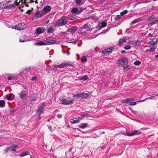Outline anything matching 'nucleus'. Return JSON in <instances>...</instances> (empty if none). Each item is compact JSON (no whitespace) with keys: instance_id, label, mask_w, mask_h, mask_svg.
<instances>
[{"instance_id":"4d7b16f0","label":"nucleus","mask_w":158,"mask_h":158,"mask_svg":"<svg viewBox=\"0 0 158 158\" xmlns=\"http://www.w3.org/2000/svg\"><path fill=\"white\" fill-rule=\"evenodd\" d=\"M22 85V86L23 87L24 89H25L26 90H27L28 88L27 86L23 85Z\"/></svg>"},{"instance_id":"0eeeda50","label":"nucleus","mask_w":158,"mask_h":158,"mask_svg":"<svg viewBox=\"0 0 158 158\" xmlns=\"http://www.w3.org/2000/svg\"><path fill=\"white\" fill-rule=\"evenodd\" d=\"M128 59L127 57L124 58L123 60L119 59L118 61V63L122 65L127 64L128 63Z\"/></svg>"},{"instance_id":"b1692460","label":"nucleus","mask_w":158,"mask_h":158,"mask_svg":"<svg viewBox=\"0 0 158 158\" xmlns=\"http://www.w3.org/2000/svg\"><path fill=\"white\" fill-rule=\"evenodd\" d=\"M141 19L140 18H138L137 19H135L133 20V21L131 22V23L132 25L134 24L135 23H138L141 20Z\"/></svg>"},{"instance_id":"f03ea898","label":"nucleus","mask_w":158,"mask_h":158,"mask_svg":"<svg viewBox=\"0 0 158 158\" xmlns=\"http://www.w3.org/2000/svg\"><path fill=\"white\" fill-rule=\"evenodd\" d=\"M27 27V25L24 23H19L17 25H16L13 27L14 28L17 30H22Z\"/></svg>"},{"instance_id":"3c124183","label":"nucleus","mask_w":158,"mask_h":158,"mask_svg":"<svg viewBox=\"0 0 158 158\" xmlns=\"http://www.w3.org/2000/svg\"><path fill=\"white\" fill-rule=\"evenodd\" d=\"M120 16L119 15H117L115 18V20L117 21L120 18Z\"/></svg>"},{"instance_id":"39448f33","label":"nucleus","mask_w":158,"mask_h":158,"mask_svg":"<svg viewBox=\"0 0 158 158\" xmlns=\"http://www.w3.org/2000/svg\"><path fill=\"white\" fill-rule=\"evenodd\" d=\"M27 91L23 90L19 94L20 98L22 100L25 99L27 96Z\"/></svg>"},{"instance_id":"603ef678","label":"nucleus","mask_w":158,"mask_h":158,"mask_svg":"<svg viewBox=\"0 0 158 158\" xmlns=\"http://www.w3.org/2000/svg\"><path fill=\"white\" fill-rule=\"evenodd\" d=\"M51 70H56L57 69H56L55 65H52V67H51Z\"/></svg>"},{"instance_id":"20e7f679","label":"nucleus","mask_w":158,"mask_h":158,"mask_svg":"<svg viewBox=\"0 0 158 158\" xmlns=\"http://www.w3.org/2000/svg\"><path fill=\"white\" fill-rule=\"evenodd\" d=\"M74 65V64L70 61L62 63L59 65V68H64L65 66H69L73 67Z\"/></svg>"},{"instance_id":"58836bf2","label":"nucleus","mask_w":158,"mask_h":158,"mask_svg":"<svg viewBox=\"0 0 158 158\" xmlns=\"http://www.w3.org/2000/svg\"><path fill=\"white\" fill-rule=\"evenodd\" d=\"M128 12V11L127 10H125L123 11L122 12L120 13V15L121 16H123V15L126 14Z\"/></svg>"},{"instance_id":"c85d7f7f","label":"nucleus","mask_w":158,"mask_h":158,"mask_svg":"<svg viewBox=\"0 0 158 158\" xmlns=\"http://www.w3.org/2000/svg\"><path fill=\"white\" fill-rule=\"evenodd\" d=\"M80 121L78 119L75 120L73 119H70V122L72 123H78Z\"/></svg>"},{"instance_id":"c756f323","label":"nucleus","mask_w":158,"mask_h":158,"mask_svg":"<svg viewBox=\"0 0 158 158\" xmlns=\"http://www.w3.org/2000/svg\"><path fill=\"white\" fill-rule=\"evenodd\" d=\"M54 27H51L48 30V33H52L54 31Z\"/></svg>"},{"instance_id":"6e6552de","label":"nucleus","mask_w":158,"mask_h":158,"mask_svg":"<svg viewBox=\"0 0 158 158\" xmlns=\"http://www.w3.org/2000/svg\"><path fill=\"white\" fill-rule=\"evenodd\" d=\"M114 48V47H113L106 49L102 51V53L104 55H106L107 53L111 52Z\"/></svg>"},{"instance_id":"f3484780","label":"nucleus","mask_w":158,"mask_h":158,"mask_svg":"<svg viewBox=\"0 0 158 158\" xmlns=\"http://www.w3.org/2000/svg\"><path fill=\"white\" fill-rule=\"evenodd\" d=\"M78 127L81 129H84L88 127V125L87 123H82L79 125Z\"/></svg>"},{"instance_id":"37998d69","label":"nucleus","mask_w":158,"mask_h":158,"mask_svg":"<svg viewBox=\"0 0 158 158\" xmlns=\"http://www.w3.org/2000/svg\"><path fill=\"white\" fill-rule=\"evenodd\" d=\"M151 1H146V2H139V3H135V4H134V7H135L137 5H138V4H141V3H148V2H150Z\"/></svg>"},{"instance_id":"a878e982","label":"nucleus","mask_w":158,"mask_h":158,"mask_svg":"<svg viewBox=\"0 0 158 158\" xmlns=\"http://www.w3.org/2000/svg\"><path fill=\"white\" fill-rule=\"evenodd\" d=\"M5 106V102L4 100H0V107H3Z\"/></svg>"},{"instance_id":"e433bc0d","label":"nucleus","mask_w":158,"mask_h":158,"mask_svg":"<svg viewBox=\"0 0 158 158\" xmlns=\"http://www.w3.org/2000/svg\"><path fill=\"white\" fill-rule=\"evenodd\" d=\"M130 66L129 65H127L123 66V69L125 70H128L130 69Z\"/></svg>"},{"instance_id":"7c9ffc66","label":"nucleus","mask_w":158,"mask_h":158,"mask_svg":"<svg viewBox=\"0 0 158 158\" xmlns=\"http://www.w3.org/2000/svg\"><path fill=\"white\" fill-rule=\"evenodd\" d=\"M12 96V94L10 93L9 94L7 95L6 96V98L8 100H11V98Z\"/></svg>"},{"instance_id":"0e129e2a","label":"nucleus","mask_w":158,"mask_h":158,"mask_svg":"<svg viewBox=\"0 0 158 158\" xmlns=\"http://www.w3.org/2000/svg\"><path fill=\"white\" fill-rule=\"evenodd\" d=\"M36 80V78L35 77H33L31 78V80L32 81H35Z\"/></svg>"},{"instance_id":"7ed1b4c3","label":"nucleus","mask_w":158,"mask_h":158,"mask_svg":"<svg viewBox=\"0 0 158 158\" xmlns=\"http://www.w3.org/2000/svg\"><path fill=\"white\" fill-rule=\"evenodd\" d=\"M21 74L22 75L24 76L27 79H30V77L29 75H31V73L29 68H27L23 70Z\"/></svg>"},{"instance_id":"9d476101","label":"nucleus","mask_w":158,"mask_h":158,"mask_svg":"<svg viewBox=\"0 0 158 158\" xmlns=\"http://www.w3.org/2000/svg\"><path fill=\"white\" fill-rule=\"evenodd\" d=\"M78 30V28L75 26H72L70 28L68 29L67 31L69 32H70L72 34L75 33V32Z\"/></svg>"},{"instance_id":"393cba45","label":"nucleus","mask_w":158,"mask_h":158,"mask_svg":"<svg viewBox=\"0 0 158 158\" xmlns=\"http://www.w3.org/2000/svg\"><path fill=\"white\" fill-rule=\"evenodd\" d=\"M77 5H81L84 3L85 1H75Z\"/></svg>"},{"instance_id":"a211bd4d","label":"nucleus","mask_w":158,"mask_h":158,"mask_svg":"<svg viewBox=\"0 0 158 158\" xmlns=\"http://www.w3.org/2000/svg\"><path fill=\"white\" fill-rule=\"evenodd\" d=\"M46 43L42 41L37 42L34 43V44L37 46H41L46 45Z\"/></svg>"},{"instance_id":"6e6d98bb","label":"nucleus","mask_w":158,"mask_h":158,"mask_svg":"<svg viewBox=\"0 0 158 158\" xmlns=\"http://www.w3.org/2000/svg\"><path fill=\"white\" fill-rule=\"evenodd\" d=\"M136 102H132V101H131L129 105H136Z\"/></svg>"},{"instance_id":"412c9836","label":"nucleus","mask_w":158,"mask_h":158,"mask_svg":"<svg viewBox=\"0 0 158 158\" xmlns=\"http://www.w3.org/2000/svg\"><path fill=\"white\" fill-rule=\"evenodd\" d=\"M36 98V94L34 93L32 94L30 98V100L31 101H35Z\"/></svg>"},{"instance_id":"f257e3e1","label":"nucleus","mask_w":158,"mask_h":158,"mask_svg":"<svg viewBox=\"0 0 158 158\" xmlns=\"http://www.w3.org/2000/svg\"><path fill=\"white\" fill-rule=\"evenodd\" d=\"M65 17H63L61 18L58 19L55 24V26L60 27L66 24V21L65 20Z\"/></svg>"},{"instance_id":"c9c22d12","label":"nucleus","mask_w":158,"mask_h":158,"mask_svg":"<svg viewBox=\"0 0 158 158\" xmlns=\"http://www.w3.org/2000/svg\"><path fill=\"white\" fill-rule=\"evenodd\" d=\"M155 16L154 15H152L151 16L149 17L148 19L150 21H152L155 18Z\"/></svg>"},{"instance_id":"a19ab883","label":"nucleus","mask_w":158,"mask_h":158,"mask_svg":"<svg viewBox=\"0 0 158 158\" xmlns=\"http://www.w3.org/2000/svg\"><path fill=\"white\" fill-rule=\"evenodd\" d=\"M10 148L9 147H7L6 148L4 149V153L6 154L7 153V152H8V151L10 150Z\"/></svg>"},{"instance_id":"9b49d317","label":"nucleus","mask_w":158,"mask_h":158,"mask_svg":"<svg viewBox=\"0 0 158 158\" xmlns=\"http://www.w3.org/2000/svg\"><path fill=\"white\" fill-rule=\"evenodd\" d=\"M83 10V9L81 10V11H79L78 10V9L77 8L74 7L71 10V12L73 14H75L76 15H78L81 13Z\"/></svg>"},{"instance_id":"69168bd1","label":"nucleus","mask_w":158,"mask_h":158,"mask_svg":"<svg viewBox=\"0 0 158 158\" xmlns=\"http://www.w3.org/2000/svg\"><path fill=\"white\" fill-rule=\"evenodd\" d=\"M7 79L9 80H10L12 79V77L11 76H9L7 77Z\"/></svg>"},{"instance_id":"5701e85b","label":"nucleus","mask_w":158,"mask_h":158,"mask_svg":"<svg viewBox=\"0 0 158 158\" xmlns=\"http://www.w3.org/2000/svg\"><path fill=\"white\" fill-rule=\"evenodd\" d=\"M73 98L75 99H78L79 98H81V93H78L77 94H73Z\"/></svg>"},{"instance_id":"2eb2a0df","label":"nucleus","mask_w":158,"mask_h":158,"mask_svg":"<svg viewBox=\"0 0 158 158\" xmlns=\"http://www.w3.org/2000/svg\"><path fill=\"white\" fill-rule=\"evenodd\" d=\"M134 99L133 98H127L123 100V102L126 104L129 103L130 104L131 101H134Z\"/></svg>"},{"instance_id":"dca6fc26","label":"nucleus","mask_w":158,"mask_h":158,"mask_svg":"<svg viewBox=\"0 0 158 158\" xmlns=\"http://www.w3.org/2000/svg\"><path fill=\"white\" fill-rule=\"evenodd\" d=\"M51 10V6H47L43 8L42 11H43V12H45V13H46L49 12Z\"/></svg>"},{"instance_id":"f704fd0d","label":"nucleus","mask_w":158,"mask_h":158,"mask_svg":"<svg viewBox=\"0 0 158 158\" xmlns=\"http://www.w3.org/2000/svg\"><path fill=\"white\" fill-rule=\"evenodd\" d=\"M88 78V77L87 75H85L82 78H80L81 80H83L85 81H86Z\"/></svg>"},{"instance_id":"09e8293b","label":"nucleus","mask_w":158,"mask_h":158,"mask_svg":"<svg viewBox=\"0 0 158 158\" xmlns=\"http://www.w3.org/2000/svg\"><path fill=\"white\" fill-rule=\"evenodd\" d=\"M131 48V46L130 45H127L124 47V48L126 50L130 49Z\"/></svg>"},{"instance_id":"680f3d73","label":"nucleus","mask_w":158,"mask_h":158,"mask_svg":"<svg viewBox=\"0 0 158 158\" xmlns=\"http://www.w3.org/2000/svg\"><path fill=\"white\" fill-rule=\"evenodd\" d=\"M10 114H13L15 112V111L14 110H10Z\"/></svg>"},{"instance_id":"4468645a","label":"nucleus","mask_w":158,"mask_h":158,"mask_svg":"<svg viewBox=\"0 0 158 158\" xmlns=\"http://www.w3.org/2000/svg\"><path fill=\"white\" fill-rule=\"evenodd\" d=\"M81 98L83 99H85L88 98L89 95L87 93H81Z\"/></svg>"},{"instance_id":"4c0bfd02","label":"nucleus","mask_w":158,"mask_h":158,"mask_svg":"<svg viewBox=\"0 0 158 158\" xmlns=\"http://www.w3.org/2000/svg\"><path fill=\"white\" fill-rule=\"evenodd\" d=\"M29 154L28 152H23L21 154V155L22 156H25L28 155Z\"/></svg>"},{"instance_id":"aec40b11","label":"nucleus","mask_w":158,"mask_h":158,"mask_svg":"<svg viewBox=\"0 0 158 158\" xmlns=\"http://www.w3.org/2000/svg\"><path fill=\"white\" fill-rule=\"evenodd\" d=\"M18 148V146L16 145H12L10 146V149L11 151H15Z\"/></svg>"},{"instance_id":"e2e57ef3","label":"nucleus","mask_w":158,"mask_h":158,"mask_svg":"<svg viewBox=\"0 0 158 158\" xmlns=\"http://www.w3.org/2000/svg\"><path fill=\"white\" fill-rule=\"evenodd\" d=\"M157 21H156V20L152 22V23L153 24H156V23H157Z\"/></svg>"},{"instance_id":"f8f14e48","label":"nucleus","mask_w":158,"mask_h":158,"mask_svg":"<svg viewBox=\"0 0 158 158\" xmlns=\"http://www.w3.org/2000/svg\"><path fill=\"white\" fill-rule=\"evenodd\" d=\"M46 41L49 43L53 44L55 42V39L52 37H48L46 38Z\"/></svg>"},{"instance_id":"4be33fe9","label":"nucleus","mask_w":158,"mask_h":158,"mask_svg":"<svg viewBox=\"0 0 158 158\" xmlns=\"http://www.w3.org/2000/svg\"><path fill=\"white\" fill-rule=\"evenodd\" d=\"M11 1H9L8 2L7 5L9 6L11 8L15 7L16 6V3H15V2L12 3H10L11 2Z\"/></svg>"},{"instance_id":"338daca9","label":"nucleus","mask_w":158,"mask_h":158,"mask_svg":"<svg viewBox=\"0 0 158 158\" xmlns=\"http://www.w3.org/2000/svg\"><path fill=\"white\" fill-rule=\"evenodd\" d=\"M55 66L56 69H57V68H59V65H55Z\"/></svg>"},{"instance_id":"8fccbe9b","label":"nucleus","mask_w":158,"mask_h":158,"mask_svg":"<svg viewBox=\"0 0 158 158\" xmlns=\"http://www.w3.org/2000/svg\"><path fill=\"white\" fill-rule=\"evenodd\" d=\"M156 49V48L155 47H153V48H151L149 50V52H153L155 49Z\"/></svg>"},{"instance_id":"473e14b6","label":"nucleus","mask_w":158,"mask_h":158,"mask_svg":"<svg viewBox=\"0 0 158 158\" xmlns=\"http://www.w3.org/2000/svg\"><path fill=\"white\" fill-rule=\"evenodd\" d=\"M81 61L82 62H84L86 61L87 60V59L85 56H83L81 57Z\"/></svg>"},{"instance_id":"1a4fd4ad","label":"nucleus","mask_w":158,"mask_h":158,"mask_svg":"<svg viewBox=\"0 0 158 158\" xmlns=\"http://www.w3.org/2000/svg\"><path fill=\"white\" fill-rule=\"evenodd\" d=\"M45 30V28L44 27H38L36 30V33L37 34H41L44 32Z\"/></svg>"},{"instance_id":"72a5a7b5","label":"nucleus","mask_w":158,"mask_h":158,"mask_svg":"<svg viewBox=\"0 0 158 158\" xmlns=\"http://www.w3.org/2000/svg\"><path fill=\"white\" fill-rule=\"evenodd\" d=\"M76 19V18L73 16H69L67 17V18H66V19L69 20H73Z\"/></svg>"},{"instance_id":"423d86ee","label":"nucleus","mask_w":158,"mask_h":158,"mask_svg":"<svg viewBox=\"0 0 158 158\" xmlns=\"http://www.w3.org/2000/svg\"><path fill=\"white\" fill-rule=\"evenodd\" d=\"M61 102L62 104L65 105H72L73 103V101L68 100L65 99H62Z\"/></svg>"},{"instance_id":"a18cd8bd","label":"nucleus","mask_w":158,"mask_h":158,"mask_svg":"<svg viewBox=\"0 0 158 158\" xmlns=\"http://www.w3.org/2000/svg\"><path fill=\"white\" fill-rule=\"evenodd\" d=\"M134 41L136 45H139L140 43L141 42V41H139L138 40H135Z\"/></svg>"},{"instance_id":"5fc2aeb1","label":"nucleus","mask_w":158,"mask_h":158,"mask_svg":"<svg viewBox=\"0 0 158 158\" xmlns=\"http://www.w3.org/2000/svg\"><path fill=\"white\" fill-rule=\"evenodd\" d=\"M131 112L134 114H138V112L137 111H135L132 110H131Z\"/></svg>"},{"instance_id":"de8ad7c7","label":"nucleus","mask_w":158,"mask_h":158,"mask_svg":"<svg viewBox=\"0 0 158 158\" xmlns=\"http://www.w3.org/2000/svg\"><path fill=\"white\" fill-rule=\"evenodd\" d=\"M156 43V42L154 41L152 42V41H151L148 42V44H149V45H154Z\"/></svg>"},{"instance_id":"bb28decb","label":"nucleus","mask_w":158,"mask_h":158,"mask_svg":"<svg viewBox=\"0 0 158 158\" xmlns=\"http://www.w3.org/2000/svg\"><path fill=\"white\" fill-rule=\"evenodd\" d=\"M126 42V38L124 37L122 39H120L119 40V44H121Z\"/></svg>"},{"instance_id":"49530a36","label":"nucleus","mask_w":158,"mask_h":158,"mask_svg":"<svg viewBox=\"0 0 158 158\" xmlns=\"http://www.w3.org/2000/svg\"><path fill=\"white\" fill-rule=\"evenodd\" d=\"M45 106V103L42 102L40 107H41V108H42L44 110Z\"/></svg>"},{"instance_id":"ea45409f","label":"nucleus","mask_w":158,"mask_h":158,"mask_svg":"<svg viewBox=\"0 0 158 158\" xmlns=\"http://www.w3.org/2000/svg\"><path fill=\"white\" fill-rule=\"evenodd\" d=\"M87 114H83L81 115V117H78V118L80 119H82V118H85V116H87Z\"/></svg>"},{"instance_id":"6ab92c4d","label":"nucleus","mask_w":158,"mask_h":158,"mask_svg":"<svg viewBox=\"0 0 158 158\" xmlns=\"http://www.w3.org/2000/svg\"><path fill=\"white\" fill-rule=\"evenodd\" d=\"M86 29L87 31H89V27L88 24H86L83 26L81 27L80 28V31H82V29Z\"/></svg>"},{"instance_id":"864d4df0","label":"nucleus","mask_w":158,"mask_h":158,"mask_svg":"<svg viewBox=\"0 0 158 158\" xmlns=\"http://www.w3.org/2000/svg\"><path fill=\"white\" fill-rule=\"evenodd\" d=\"M127 135L128 136H132L133 135V131L132 132L130 133L129 132L127 133Z\"/></svg>"},{"instance_id":"2f4dec72","label":"nucleus","mask_w":158,"mask_h":158,"mask_svg":"<svg viewBox=\"0 0 158 158\" xmlns=\"http://www.w3.org/2000/svg\"><path fill=\"white\" fill-rule=\"evenodd\" d=\"M37 112L39 114H40L44 112V110L40 107L37 110Z\"/></svg>"},{"instance_id":"cd10ccee","label":"nucleus","mask_w":158,"mask_h":158,"mask_svg":"<svg viewBox=\"0 0 158 158\" xmlns=\"http://www.w3.org/2000/svg\"><path fill=\"white\" fill-rule=\"evenodd\" d=\"M133 135H138L141 133V132H140V131L138 130H134L133 131Z\"/></svg>"},{"instance_id":"774afa93","label":"nucleus","mask_w":158,"mask_h":158,"mask_svg":"<svg viewBox=\"0 0 158 158\" xmlns=\"http://www.w3.org/2000/svg\"><path fill=\"white\" fill-rule=\"evenodd\" d=\"M148 35L150 37H152L153 36V35L152 34H151V33H149L148 34Z\"/></svg>"},{"instance_id":"ddd939ff","label":"nucleus","mask_w":158,"mask_h":158,"mask_svg":"<svg viewBox=\"0 0 158 158\" xmlns=\"http://www.w3.org/2000/svg\"><path fill=\"white\" fill-rule=\"evenodd\" d=\"M44 14L43 12V11H41V12L40 11H38L36 13L35 17L36 19L39 18L41 17Z\"/></svg>"},{"instance_id":"052dcab7","label":"nucleus","mask_w":158,"mask_h":158,"mask_svg":"<svg viewBox=\"0 0 158 158\" xmlns=\"http://www.w3.org/2000/svg\"><path fill=\"white\" fill-rule=\"evenodd\" d=\"M57 116L58 118H60L62 117V115L60 114H58L57 115Z\"/></svg>"},{"instance_id":"79ce46f5","label":"nucleus","mask_w":158,"mask_h":158,"mask_svg":"<svg viewBox=\"0 0 158 158\" xmlns=\"http://www.w3.org/2000/svg\"><path fill=\"white\" fill-rule=\"evenodd\" d=\"M101 25L102 27H106L107 25V23L105 22H103L101 23Z\"/></svg>"},{"instance_id":"13d9d810","label":"nucleus","mask_w":158,"mask_h":158,"mask_svg":"<svg viewBox=\"0 0 158 158\" xmlns=\"http://www.w3.org/2000/svg\"><path fill=\"white\" fill-rule=\"evenodd\" d=\"M19 41L20 42H26V40L25 39H20Z\"/></svg>"},{"instance_id":"bf43d9fd","label":"nucleus","mask_w":158,"mask_h":158,"mask_svg":"<svg viewBox=\"0 0 158 158\" xmlns=\"http://www.w3.org/2000/svg\"><path fill=\"white\" fill-rule=\"evenodd\" d=\"M46 70L48 72V73H51V71H52V70L51 69H46Z\"/></svg>"},{"instance_id":"c03bdc74","label":"nucleus","mask_w":158,"mask_h":158,"mask_svg":"<svg viewBox=\"0 0 158 158\" xmlns=\"http://www.w3.org/2000/svg\"><path fill=\"white\" fill-rule=\"evenodd\" d=\"M141 64V62L139 60H136L134 62L135 65L138 66Z\"/></svg>"}]
</instances>
